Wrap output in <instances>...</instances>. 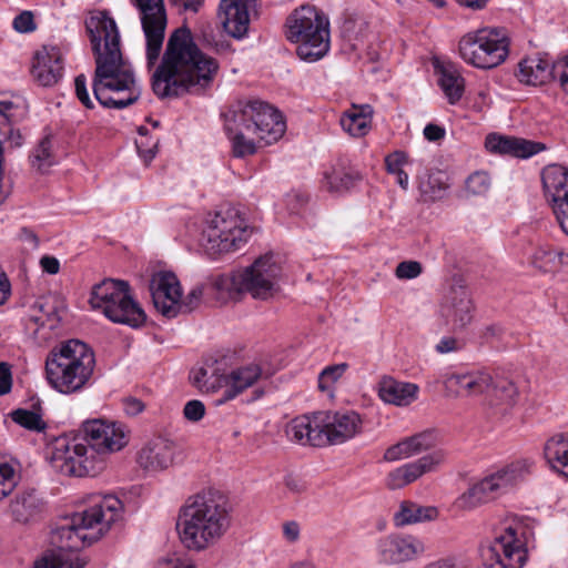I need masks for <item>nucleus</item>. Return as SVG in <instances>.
Instances as JSON below:
<instances>
[{
  "label": "nucleus",
  "mask_w": 568,
  "mask_h": 568,
  "mask_svg": "<svg viewBox=\"0 0 568 568\" xmlns=\"http://www.w3.org/2000/svg\"><path fill=\"white\" fill-rule=\"evenodd\" d=\"M10 416L14 423L28 430L43 432L47 428V423L38 412L18 408Z\"/></svg>",
  "instance_id": "44"
},
{
  "label": "nucleus",
  "mask_w": 568,
  "mask_h": 568,
  "mask_svg": "<svg viewBox=\"0 0 568 568\" xmlns=\"http://www.w3.org/2000/svg\"><path fill=\"white\" fill-rule=\"evenodd\" d=\"M559 68H568V57L556 62L548 54L536 53L519 61L515 75L525 85L538 87L555 80Z\"/></svg>",
  "instance_id": "20"
},
{
  "label": "nucleus",
  "mask_w": 568,
  "mask_h": 568,
  "mask_svg": "<svg viewBox=\"0 0 568 568\" xmlns=\"http://www.w3.org/2000/svg\"><path fill=\"white\" fill-rule=\"evenodd\" d=\"M87 564L85 558L80 556L50 549L34 560L32 568H84Z\"/></svg>",
  "instance_id": "39"
},
{
  "label": "nucleus",
  "mask_w": 568,
  "mask_h": 568,
  "mask_svg": "<svg viewBox=\"0 0 568 568\" xmlns=\"http://www.w3.org/2000/svg\"><path fill=\"white\" fill-rule=\"evenodd\" d=\"M280 267L273 261V255L266 254L243 271L231 275H219L214 286L229 293H248L253 298L267 300L275 293L276 278Z\"/></svg>",
  "instance_id": "12"
},
{
  "label": "nucleus",
  "mask_w": 568,
  "mask_h": 568,
  "mask_svg": "<svg viewBox=\"0 0 568 568\" xmlns=\"http://www.w3.org/2000/svg\"><path fill=\"white\" fill-rule=\"evenodd\" d=\"M445 129L434 123H429L424 129V136L430 142H436L445 136Z\"/></svg>",
  "instance_id": "61"
},
{
  "label": "nucleus",
  "mask_w": 568,
  "mask_h": 568,
  "mask_svg": "<svg viewBox=\"0 0 568 568\" xmlns=\"http://www.w3.org/2000/svg\"><path fill=\"white\" fill-rule=\"evenodd\" d=\"M51 148L52 143L49 136L41 139L29 156L30 164L33 169L44 173L49 168L55 164V159Z\"/></svg>",
  "instance_id": "43"
},
{
  "label": "nucleus",
  "mask_w": 568,
  "mask_h": 568,
  "mask_svg": "<svg viewBox=\"0 0 568 568\" xmlns=\"http://www.w3.org/2000/svg\"><path fill=\"white\" fill-rule=\"evenodd\" d=\"M203 294L204 287L203 285L199 284L195 285L184 298L181 297L178 300V302H171V306H173L175 311L174 317H176L179 314H186L196 310L201 305Z\"/></svg>",
  "instance_id": "45"
},
{
  "label": "nucleus",
  "mask_w": 568,
  "mask_h": 568,
  "mask_svg": "<svg viewBox=\"0 0 568 568\" xmlns=\"http://www.w3.org/2000/svg\"><path fill=\"white\" fill-rule=\"evenodd\" d=\"M435 348L440 354H447V353L457 352V351L462 349L463 343L453 336H447V337H443L437 343Z\"/></svg>",
  "instance_id": "58"
},
{
  "label": "nucleus",
  "mask_w": 568,
  "mask_h": 568,
  "mask_svg": "<svg viewBox=\"0 0 568 568\" xmlns=\"http://www.w3.org/2000/svg\"><path fill=\"white\" fill-rule=\"evenodd\" d=\"M422 264L417 261L400 262L395 270V275L400 280L416 278L422 274Z\"/></svg>",
  "instance_id": "49"
},
{
  "label": "nucleus",
  "mask_w": 568,
  "mask_h": 568,
  "mask_svg": "<svg viewBox=\"0 0 568 568\" xmlns=\"http://www.w3.org/2000/svg\"><path fill=\"white\" fill-rule=\"evenodd\" d=\"M475 305L470 292L460 280L455 281L446 291L440 303V312L454 328L466 327L474 317Z\"/></svg>",
  "instance_id": "18"
},
{
  "label": "nucleus",
  "mask_w": 568,
  "mask_h": 568,
  "mask_svg": "<svg viewBox=\"0 0 568 568\" xmlns=\"http://www.w3.org/2000/svg\"><path fill=\"white\" fill-rule=\"evenodd\" d=\"M529 469L530 463L524 459L496 468L471 483L457 497L455 506L460 510L469 511L495 501L524 480Z\"/></svg>",
  "instance_id": "9"
},
{
  "label": "nucleus",
  "mask_w": 568,
  "mask_h": 568,
  "mask_svg": "<svg viewBox=\"0 0 568 568\" xmlns=\"http://www.w3.org/2000/svg\"><path fill=\"white\" fill-rule=\"evenodd\" d=\"M179 446L171 439L158 436L149 440L138 454L139 465L149 471H160L174 464Z\"/></svg>",
  "instance_id": "22"
},
{
  "label": "nucleus",
  "mask_w": 568,
  "mask_h": 568,
  "mask_svg": "<svg viewBox=\"0 0 568 568\" xmlns=\"http://www.w3.org/2000/svg\"><path fill=\"white\" fill-rule=\"evenodd\" d=\"M95 61L92 90L106 109L122 110L140 98L133 71L125 64L120 49V33L106 10L94 11L85 20Z\"/></svg>",
  "instance_id": "1"
},
{
  "label": "nucleus",
  "mask_w": 568,
  "mask_h": 568,
  "mask_svg": "<svg viewBox=\"0 0 568 568\" xmlns=\"http://www.w3.org/2000/svg\"><path fill=\"white\" fill-rule=\"evenodd\" d=\"M509 32L500 27L480 28L464 34L458 42L460 59L481 70L501 65L510 52Z\"/></svg>",
  "instance_id": "8"
},
{
  "label": "nucleus",
  "mask_w": 568,
  "mask_h": 568,
  "mask_svg": "<svg viewBox=\"0 0 568 568\" xmlns=\"http://www.w3.org/2000/svg\"><path fill=\"white\" fill-rule=\"evenodd\" d=\"M74 90H75L77 98L87 109L94 108V103L89 95V91L87 88V78L84 74H79L75 77Z\"/></svg>",
  "instance_id": "50"
},
{
  "label": "nucleus",
  "mask_w": 568,
  "mask_h": 568,
  "mask_svg": "<svg viewBox=\"0 0 568 568\" xmlns=\"http://www.w3.org/2000/svg\"><path fill=\"white\" fill-rule=\"evenodd\" d=\"M444 460L445 454L442 450H436L415 462L397 467L388 473L386 486L392 490L403 488L417 480L424 474L435 470Z\"/></svg>",
  "instance_id": "23"
},
{
  "label": "nucleus",
  "mask_w": 568,
  "mask_h": 568,
  "mask_svg": "<svg viewBox=\"0 0 568 568\" xmlns=\"http://www.w3.org/2000/svg\"><path fill=\"white\" fill-rule=\"evenodd\" d=\"M544 453L551 468L568 477V433L547 440Z\"/></svg>",
  "instance_id": "36"
},
{
  "label": "nucleus",
  "mask_w": 568,
  "mask_h": 568,
  "mask_svg": "<svg viewBox=\"0 0 568 568\" xmlns=\"http://www.w3.org/2000/svg\"><path fill=\"white\" fill-rule=\"evenodd\" d=\"M252 230L234 207L221 209L207 221L202 233V245L214 256L240 250L250 239Z\"/></svg>",
  "instance_id": "13"
},
{
  "label": "nucleus",
  "mask_w": 568,
  "mask_h": 568,
  "mask_svg": "<svg viewBox=\"0 0 568 568\" xmlns=\"http://www.w3.org/2000/svg\"><path fill=\"white\" fill-rule=\"evenodd\" d=\"M156 568H197V566L192 558L180 556L160 561Z\"/></svg>",
  "instance_id": "55"
},
{
  "label": "nucleus",
  "mask_w": 568,
  "mask_h": 568,
  "mask_svg": "<svg viewBox=\"0 0 568 568\" xmlns=\"http://www.w3.org/2000/svg\"><path fill=\"white\" fill-rule=\"evenodd\" d=\"M231 524L232 507L227 496L217 489H207L186 500L176 527L187 549L202 551L217 544Z\"/></svg>",
  "instance_id": "4"
},
{
  "label": "nucleus",
  "mask_w": 568,
  "mask_h": 568,
  "mask_svg": "<svg viewBox=\"0 0 568 568\" xmlns=\"http://www.w3.org/2000/svg\"><path fill=\"white\" fill-rule=\"evenodd\" d=\"M158 143H159L158 139L152 143H149L148 141H144L143 139L135 142L138 152H139L140 156L145 162H150L155 156L156 150H158Z\"/></svg>",
  "instance_id": "57"
},
{
  "label": "nucleus",
  "mask_w": 568,
  "mask_h": 568,
  "mask_svg": "<svg viewBox=\"0 0 568 568\" xmlns=\"http://www.w3.org/2000/svg\"><path fill=\"white\" fill-rule=\"evenodd\" d=\"M485 146L494 154L523 159L530 158L546 149L542 143L499 133H489L485 139Z\"/></svg>",
  "instance_id": "25"
},
{
  "label": "nucleus",
  "mask_w": 568,
  "mask_h": 568,
  "mask_svg": "<svg viewBox=\"0 0 568 568\" xmlns=\"http://www.w3.org/2000/svg\"><path fill=\"white\" fill-rule=\"evenodd\" d=\"M150 292L154 307L166 318H174V308L171 302L182 297V288L176 275L172 272L155 273L150 281Z\"/></svg>",
  "instance_id": "21"
},
{
  "label": "nucleus",
  "mask_w": 568,
  "mask_h": 568,
  "mask_svg": "<svg viewBox=\"0 0 568 568\" xmlns=\"http://www.w3.org/2000/svg\"><path fill=\"white\" fill-rule=\"evenodd\" d=\"M233 122L255 134L266 144H272L283 136L286 123L282 113L261 100H251L239 111H233Z\"/></svg>",
  "instance_id": "14"
},
{
  "label": "nucleus",
  "mask_w": 568,
  "mask_h": 568,
  "mask_svg": "<svg viewBox=\"0 0 568 568\" xmlns=\"http://www.w3.org/2000/svg\"><path fill=\"white\" fill-rule=\"evenodd\" d=\"M438 509L434 506H422L405 500L399 505L398 511L394 515V524L404 527L417 523L432 521L438 517Z\"/></svg>",
  "instance_id": "35"
},
{
  "label": "nucleus",
  "mask_w": 568,
  "mask_h": 568,
  "mask_svg": "<svg viewBox=\"0 0 568 568\" xmlns=\"http://www.w3.org/2000/svg\"><path fill=\"white\" fill-rule=\"evenodd\" d=\"M131 3L140 13L146 42V67L151 70L158 64L163 49L168 22L164 2L163 0H131Z\"/></svg>",
  "instance_id": "16"
},
{
  "label": "nucleus",
  "mask_w": 568,
  "mask_h": 568,
  "mask_svg": "<svg viewBox=\"0 0 568 568\" xmlns=\"http://www.w3.org/2000/svg\"><path fill=\"white\" fill-rule=\"evenodd\" d=\"M12 388L11 367L8 363L0 362V396L7 395Z\"/></svg>",
  "instance_id": "56"
},
{
  "label": "nucleus",
  "mask_w": 568,
  "mask_h": 568,
  "mask_svg": "<svg viewBox=\"0 0 568 568\" xmlns=\"http://www.w3.org/2000/svg\"><path fill=\"white\" fill-rule=\"evenodd\" d=\"M14 469L8 463L0 462V500L7 497L13 489Z\"/></svg>",
  "instance_id": "48"
},
{
  "label": "nucleus",
  "mask_w": 568,
  "mask_h": 568,
  "mask_svg": "<svg viewBox=\"0 0 568 568\" xmlns=\"http://www.w3.org/2000/svg\"><path fill=\"white\" fill-rule=\"evenodd\" d=\"M347 367L346 363L325 367L318 377L320 389H328L331 384L335 383L345 373Z\"/></svg>",
  "instance_id": "47"
},
{
  "label": "nucleus",
  "mask_w": 568,
  "mask_h": 568,
  "mask_svg": "<svg viewBox=\"0 0 568 568\" xmlns=\"http://www.w3.org/2000/svg\"><path fill=\"white\" fill-rule=\"evenodd\" d=\"M422 568H463V567L460 565H458L456 559L446 557V558H440V559L427 562Z\"/></svg>",
  "instance_id": "64"
},
{
  "label": "nucleus",
  "mask_w": 568,
  "mask_h": 568,
  "mask_svg": "<svg viewBox=\"0 0 568 568\" xmlns=\"http://www.w3.org/2000/svg\"><path fill=\"white\" fill-rule=\"evenodd\" d=\"M505 331L498 324H491L486 326L481 332V338L486 343H491L494 341H498L503 337Z\"/></svg>",
  "instance_id": "59"
},
{
  "label": "nucleus",
  "mask_w": 568,
  "mask_h": 568,
  "mask_svg": "<svg viewBox=\"0 0 568 568\" xmlns=\"http://www.w3.org/2000/svg\"><path fill=\"white\" fill-rule=\"evenodd\" d=\"M89 302L92 308L101 311L113 323L138 328L146 321L145 312L131 296L125 281L106 278L95 284Z\"/></svg>",
  "instance_id": "10"
},
{
  "label": "nucleus",
  "mask_w": 568,
  "mask_h": 568,
  "mask_svg": "<svg viewBox=\"0 0 568 568\" xmlns=\"http://www.w3.org/2000/svg\"><path fill=\"white\" fill-rule=\"evenodd\" d=\"M439 79L438 84L450 104H456L463 97L465 80L454 65L436 67Z\"/></svg>",
  "instance_id": "37"
},
{
  "label": "nucleus",
  "mask_w": 568,
  "mask_h": 568,
  "mask_svg": "<svg viewBox=\"0 0 568 568\" xmlns=\"http://www.w3.org/2000/svg\"><path fill=\"white\" fill-rule=\"evenodd\" d=\"M283 535L285 539L290 542L297 541L300 538V525L294 520L286 521L283 525Z\"/></svg>",
  "instance_id": "63"
},
{
  "label": "nucleus",
  "mask_w": 568,
  "mask_h": 568,
  "mask_svg": "<svg viewBox=\"0 0 568 568\" xmlns=\"http://www.w3.org/2000/svg\"><path fill=\"white\" fill-rule=\"evenodd\" d=\"M320 412L310 415H302L292 419L285 429L290 440L301 445L324 447L322 435V423Z\"/></svg>",
  "instance_id": "27"
},
{
  "label": "nucleus",
  "mask_w": 568,
  "mask_h": 568,
  "mask_svg": "<svg viewBox=\"0 0 568 568\" xmlns=\"http://www.w3.org/2000/svg\"><path fill=\"white\" fill-rule=\"evenodd\" d=\"M490 178L485 171L471 173L465 181V189L471 195H485L490 189Z\"/></svg>",
  "instance_id": "46"
},
{
  "label": "nucleus",
  "mask_w": 568,
  "mask_h": 568,
  "mask_svg": "<svg viewBox=\"0 0 568 568\" xmlns=\"http://www.w3.org/2000/svg\"><path fill=\"white\" fill-rule=\"evenodd\" d=\"M44 503L34 489L18 493L10 503L9 511L19 524H28L40 517Z\"/></svg>",
  "instance_id": "30"
},
{
  "label": "nucleus",
  "mask_w": 568,
  "mask_h": 568,
  "mask_svg": "<svg viewBox=\"0 0 568 568\" xmlns=\"http://www.w3.org/2000/svg\"><path fill=\"white\" fill-rule=\"evenodd\" d=\"M417 393L416 384L398 382L392 377H384L378 385L381 399L396 406L409 405L416 399Z\"/></svg>",
  "instance_id": "32"
},
{
  "label": "nucleus",
  "mask_w": 568,
  "mask_h": 568,
  "mask_svg": "<svg viewBox=\"0 0 568 568\" xmlns=\"http://www.w3.org/2000/svg\"><path fill=\"white\" fill-rule=\"evenodd\" d=\"M524 528L509 525L481 549L486 568H523L527 560Z\"/></svg>",
  "instance_id": "15"
},
{
  "label": "nucleus",
  "mask_w": 568,
  "mask_h": 568,
  "mask_svg": "<svg viewBox=\"0 0 568 568\" xmlns=\"http://www.w3.org/2000/svg\"><path fill=\"white\" fill-rule=\"evenodd\" d=\"M561 230L568 235V192L562 195L559 202L551 205Z\"/></svg>",
  "instance_id": "51"
},
{
  "label": "nucleus",
  "mask_w": 568,
  "mask_h": 568,
  "mask_svg": "<svg viewBox=\"0 0 568 568\" xmlns=\"http://www.w3.org/2000/svg\"><path fill=\"white\" fill-rule=\"evenodd\" d=\"M545 196L550 205L559 202L568 192V169L560 164H550L541 172Z\"/></svg>",
  "instance_id": "33"
},
{
  "label": "nucleus",
  "mask_w": 568,
  "mask_h": 568,
  "mask_svg": "<svg viewBox=\"0 0 568 568\" xmlns=\"http://www.w3.org/2000/svg\"><path fill=\"white\" fill-rule=\"evenodd\" d=\"M406 163L407 154L403 151H395L385 158L386 170L390 174L402 171Z\"/></svg>",
  "instance_id": "54"
},
{
  "label": "nucleus",
  "mask_w": 568,
  "mask_h": 568,
  "mask_svg": "<svg viewBox=\"0 0 568 568\" xmlns=\"http://www.w3.org/2000/svg\"><path fill=\"white\" fill-rule=\"evenodd\" d=\"M373 108L369 104H353L341 118V125L352 136H364L371 130Z\"/></svg>",
  "instance_id": "34"
},
{
  "label": "nucleus",
  "mask_w": 568,
  "mask_h": 568,
  "mask_svg": "<svg viewBox=\"0 0 568 568\" xmlns=\"http://www.w3.org/2000/svg\"><path fill=\"white\" fill-rule=\"evenodd\" d=\"M123 407L128 415L135 416L145 408L144 403L135 397H126L123 399Z\"/></svg>",
  "instance_id": "60"
},
{
  "label": "nucleus",
  "mask_w": 568,
  "mask_h": 568,
  "mask_svg": "<svg viewBox=\"0 0 568 568\" xmlns=\"http://www.w3.org/2000/svg\"><path fill=\"white\" fill-rule=\"evenodd\" d=\"M95 356L80 339H69L52 348L45 361V375L50 386L61 394L81 392L90 383Z\"/></svg>",
  "instance_id": "6"
},
{
  "label": "nucleus",
  "mask_w": 568,
  "mask_h": 568,
  "mask_svg": "<svg viewBox=\"0 0 568 568\" xmlns=\"http://www.w3.org/2000/svg\"><path fill=\"white\" fill-rule=\"evenodd\" d=\"M13 28L18 32L28 33L36 29L34 18L31 11H22L13 20Z\"/></svg>",
  "instance_id": "53"
},
{
  "label": "nucleus",
  "mask_w": 568,
  "mask_h": 568,
  "mask_svg": "<svg viewBox=\"0 0 568 568\" xmlns=\"http://www.w3.org/2000/svg\"><path fill=\"white\" fill-rule=\"evenodd\" d=\"M122 514L123 504L118 497L99 496L90 507L57 527L51 534V544L58 551L77 556L74 551L100 540Z\"/></svg>",
  "instance_id": "5"
},
{
  "label": "nucleus",
  "mask_w": 568,
  "mask_h": 568,
  "mask_svg": "<svg viewBox=\"0 0 568 568\" xmlns=\"http://www.w3.org/2000/svg\"><path fill=\"white\" fill-rule=\"evenodd\" d=\"M286 38L297 44V55L307 62L323 58L329 49V21L312 6L295 9L286 20Z\"/></svg>",
  "instance_id": "7"
},
{
  "label": "nucleus",
  "mask_w": 568,
  "mask_h": 568,
  "mask_svg": "<svg viewBox=\"0 0 568 568\" xmlns=\"http://www.w3.org/2000/svg\"><path fill=\"white\" fill-rule=\"evenodd\" d=\"M564 256H568V252L556 251L548 244H542L532 253L531 263L542 272H552L560 267Z\"/></svg>",
  "instance_id": "40"
},
{
  "label": "nucleus",
  "mask_w": 568,
  "mask_h": 568,
  "mask_svg": "<svg viewBox=\"0 0 568 568\" xmlns=\"http://www.w3.org/2000/svg\"><path fill=\"white\" fill-rule=\"evenodd\" d=\"M445 388L456 397H470L487 393L493 405L513 406L518 396L516 385L504 375L493 376L485 369L457 372L445 378Z\"/></svg>",
  "instance_id": "11"
},
{
  "label": "nucleus",
  "mask_w": 568,
  "mask_h": 568,
  "mask_svg": "<svg viewBox=\"0 0 568 568\" xmlns=\"http://www.w3.org/2000/svg\"><path fill=\"white\" fill-rule=\"evenodd\" d=\"M324 446L339 445L361 433L363 420L354 410L320 412Z\"/></svg>",
  "instance_id": "19"
},
{
  "label": "nucleus",
  "mask_w": 568,
  "mask_h": 568,
  "mask_svg": "<svg viewBox=\"0 0 568 568\" xmlns=\"http://www.w3.org/2000/svg\"><path fill=\"white\" fill-rule=\"evenodd\" d=\"M378 561L384 565H400L415 560L426 551L424 541L410 534H392L378 539Z\"/></svg>",
  "instance_id": "17"
},
{
  "label": "nucleus",
  "mask_w": 568,
  "mask_h": 568,
  "mask_svg": "<svg viewBox=\"0 0 568 568\" xmlns=\"http://www.w3.org/2000/svg\"><path fill=\"white\" fill-rule=\"evenodd\" d=\"M437 436L434 430H425L407 437L388 447L384 453V460L396 462L418 455L436 445Z\"/></svg>",
  "instance_id": "29"
},
{
  "label": "nucleus",
  "mask_w": 568,
  "mask_h": 568,
  "mask_svg": "<svg viewBox=\"0 0 568 568\" xmlns=\"http://www.w3.org/2000/svg\"><path fill=\"white\" fill-rule=\"evenodd\" d=\"M224 130L231 141L232 154L235 158H245L256 152V145L253 140L246 139L242 124L233 122V114L226 115Z\"/></svg>",
  "instance_id": "38"
},
{
  "label": "nucleus",
  "mask_w": 568,
  "mask_h": 568,
  "mask_svg": "<svg viewBox=\"0 0 568 568\" xmlns=\"http://www.w3.org/2000/svg\"><path fill=\"white\" fill-rule=\"evenodd\" d=\"M81 432L85 444L77 437H60L53 443L51 460L63 475L94 477L104 468L105 456L128 444L122 426L103 419L84 422Z\"/></svg>",
  "instance_id": "3"
},
{
  "label": "nucleus",
  "mask_w": 568,
  "mask_h": 568,
  "mask_svg": "<svg viewBox=\"0 0 568 568\" xmlns=\"http://www.w3.org/2000/svg\"><path fill=\"white\" fill-rule=\"evenodd\" d=\"M263 376L262 367L258 364L251 363L231 371L225 377V389L216 404L221 405L234 399L248 387H252Z\"/></svg>",
  "instance_id": "28"
},
{
  "label": "nucleus",
  "mask_w": 568,
  "mask_h": 568,
  "mask_svg": "<svg viewBox=\"0 0 568 568\" xmlns=\"http://www.w3.org/2000/svg\"><path fill=\"white\" fill-rule=\"evenodd\" d=\"M205 414V406L199 399L189 400L183 408L184 417L190 422H199Z\"/></svg>",
  "instance_id": "52"
},
{
  "label": "nucleus",
  "mask_w": 568,
  "mask_h": 568,
  "mask_svg": "<svg viewBox=\"0 0 568 568\" xmlns=\"http://www.w3.org/2000/svg\"><path fill=\"white\" fill-rule=\"evenodd\" d=\"M23 321L27 329L33 332L45 326L53 329L60 322L59 308L51 298L40 297L30 306Z\"/></svg>",
  "instance_id": "31"
},
{
  "label": "nucleus",
  "mask_w": 568,
  "mask_h": 568,
  "mask_svg": "<svg viewBox=\"0 0 568 568\" xmlns=\"http://www.w3.org/2000/svg\"><path fill=\"white\" fill-rule=\"evenodd\" d=\"M359 179L357 171L342 166H334L329 172H325L327 186L335 192L351 189Z\"/></svg>",
  "instance_id": "42"
},
{
  "label": "nucleus",
  "mask_w": 568,
  "mask_h": 568,
  "mask_svg": "<svg viewBox=\"0 0 568 568\" xmlns=\"http://www.w3.org/2000/svg\"><path fill=\"white\" fill-rule=\"evenodd\" d=\"M40 265L43 270V272L54 275L58 274L60 271V262L57 257L51 255H44L40 260Z\"/></svg>",
  "instance_id": "62"
},
{
  "label": "nucleus",
  "mask_w": 568,
  "mask_h": 568,
  "mask_svg": "<svg viewBox=\"0 0 568 568\" xmlns=\"http://www.w3.org/2000/svg\"><path fill=\"white\" fill-rule=\"evenodd\" d=\"M253 0H221L219 19L224 30L233 38H243L248 30V8Z\"/></svg>",
  "instance_id": "26"
},
{
  "label": "nucleus",
  "mask_w": 568,
  "mask_h": 568,
  "mask_svg": "<svg viewBox=\"0 0 568 568\" xmlns=\"http://www.w3.org/2000/svg\"><path fill=\"white\" fill-rule=\"evenodd\" d=\"M31 73L33 79L42 87L57 84L63 75L61 50L54 45H44L34 55Z\"/></svg>",
  "instance_id": "24"
},
{
  "label": "nucleus",
  "mask_w": 568,
  "mask_h": 568,
  "mask_svg": "<svg viewBox=\"0 0 568 568\" xmlns=\"http://www.w3.org/2000/svg\"><path fill=\"white\" fill-rule=\"evenodd\" d=\"M217 71V61L199 49L189 28L181 27L166 41L151 78L152 90L160 99L201 91L212 84Z\"/></svg>",
  "instance_id": "2"
},
{
  "label": "nucleus",
  "mask_w": 568,
  "mask_h": 568,
  "mask_svg": "<svg viewBox=\"0 0 568 568\" xmlns=\"http://www.w3.org/2000/svg\"><path fill=\"white\" fill-rule=\"evenodd\" d=\"M448 187V178L442 171L428 174L427 179L419 183V190L426 201L443 199L446 195Z\"/></svg>",
  "instance_id": "41"
}]
</instances>
